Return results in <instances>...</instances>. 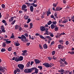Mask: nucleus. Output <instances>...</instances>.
I'll return each instance as SVG.
<instances>
[{
    "label": "nucleus",
    "mask_w": 74,
    "mask_h": 74,
    "mask_svg": "<svg viewBox=\"0 0 74 74\" xmlns=\"http://www.w3.org/2000/svg\"><path fill=\"white\" fill-rule=\"evenodd\" d=\"M23 57L22 56H20L18 58H16L15 59V61H17V62H19V61H22L23 60Z\"/></svg>",
    "instance_id": "nucleus-1"
},
{
    "label": "nucleus",
    "mask_w": 74,
    "mask_h": 74,
    "mask_svg": "<svg viewBox=\"0 0 74 74\" xmlns=\"http://www.w3.org/2000/svg\"><path fill=\"white\" fill-rule=\"evenodd\" d=\"M27 8V6L26 5L23 4V5L22 7V10H23L24 12H27V9H26Z\"/></svg>",
    "instance_id": "nucleus-2"
},
{
    "label": "nucleus",
    "mask_w": 74,
    "mask_h": 74,
    "mask_svg": "<svg viewBox=\"0 0 74 74\" xmlns=\"http://www.w3.org/2000/svg\"><path fill=\"white\" fill-rule=\"evenodd\" d=\"M5 70H7V69H6V68H5V67H3L0 66V71H1L3 73H4V72Z\"/></svg>",
    "instance_id": "nucleus-3"
},
{
    "label": "nucleus",
    "mask_w": 74,
    "mask_h": 74,
    "mask_svg": "<svg viewBox=\"0 0 74 74\" xmlns=\"http://www.w3.org/2000/svg\"><path fill=\"white\" fill-rule=\"evenodd\" d=\"M18 66L20 69L21 70H23V68H24V65L22 64H18Z\"/></svg>",
    "instance_id": "nucleus-4"
},
{
    "label": "nucleus",
    "mask_w": 74,
    "mask_h": 74,
    "mask_svg": "<svg viewBox=\"0 0 74 74\" xmlns=\"http://www.w3.org/2000/svg\"><path fill=\"white\" fill-rule=\"evenodd\" d=\"M43 65L44 66L46 67H47V68H48L49 67H51V66L49 64V63H45L43 64Z\"/></svg>",
    "instance_id": "nucleus-5"
},
{
    "label": "nucleus",
    "mask_w": 74,
    "mask_h": 74,
    "mask_svg": "<svg viewBox=\"0 0 74 74\" xmlns=\"http://www.w3.org/2000/svg\"><path fill=\"white\" fill-rule=\"evenodd\" d=\"M35 36H39L41 38H42V39H45L44 37L42 35H41L40 34H38V33H36L35 34Z\"/></svg>",
    "instance_id": "nucleus-6"
},
{
    "label": "nucleus",
    "mask_w": 74,
    "mask_h": 74,
    "mask_svg": "<svg viewBox=\"0 0 74 74\" xmlns=\"http://www.w3.org/2000/svg\"><path fill=\"white\" fill-rule=\"evenodd\" d=\"M34 60L35 61V64H39L41 62V60H39L37 59H36Z\"/></svg>",
    "instance_id": "nucleus-7"
},
{
    "label": "nucleus",
    "mask_w": 74,
    "mask_h": 74,
    "mask_svg": "<svg viewBox=\"0 0 74 74\" xmlns=\"http://www.w3.org/2000/svg\"><path fill=\"white\" fill-rule=\"evenodd\" d=\"M62 8H60V7L59 6L57 7L56 8L55 11H61V10H62Z\"/></svg>",
    "instance_id": "nucleus-8"
},
{
    "label": "nucleus",
    "mask_w": 74,
    "mask_h": 74,
    "mask_svg": "<svg viewBox=\"0 0 74 74\" xmlns=\"http://www.w3.org/2000/svg\"><path fill=\"white\" fill-rule=\"evenodd\" d=\"M1 30H2V32H3V33H5V30H4L5 28H4V25H2L1 26Z\"/></svg>",
    "instance_id": "nucleus-9"
},
{
    "label": "nucleus",
    "mask_w": 74,
    "mask_h": 74,
    "mask_svg": "<svg viewBox=\"0 0 74 74\" xmlns=\"http://www.w3.org/2000/svg\"><path fill=\"white\" fill-rule=\"evenodd\" d=\"M40 29L41 31H42V32H44L45 30V28L44 26H40Z\"/></svg>",
    "instance_id": "nucleus-10"
},
{
    "label": "nucleus",
    "mask_w": 74,
    "mask_h": 74,
    "mask_svg": "<svg viewBox=\"0 0 74 74\" xmlns=\"http://www.w3.org/2000/svg\"><path fill=\"white\" fill-rule=\"evenodd\" d=\"M58 49H61L62 50L63 49V48H64V46H62V45H58Z\"/></svg>",
    "instance_id": "nucleus-11"
},
{
    "label": "nucleus",
    "mask_w": 74,
    "mask_h": 74,
    "mask_svg": "<svg viewBox=\"0 0 74 74\" xmlns=\"http://www.w3.org/2000/svg\"><path fill=\"white\" fill-rule=\"evenodd\" d=\"M44 38L45 39H43L44 40H45L46 39H47V38L48 40H52V38H51V37L49 36H46L45 37V38Z\"/></svg>",
    "instance_id": "nucleus-12"
},
{
    "label": "nucleus",
    "mask_w": 74,
    "mask_h": 74,
    "mask_svg": "<svg viewBox=\"0 0 74 74\" xmlns=\"http://www.w3.org/2000/svg\"><path fill=\"white\" fill-rule=\"evenodd\" d=\"M30 11L31 12H33V11H34V8H33V6H31L30 7Z\"/></svg>",
    "instance_id": "nucleus-13"
},
{
    "label": "nucleus",
    "mask_w": 74,
    "mask_h": 74,
    "mask_svg": "<svg viewBox=\"0 0 74 74\" xmlns=\"http://www.w3.org/2000/svg\"><path fill=\"white\" fill-rule=\"evenodd\" d=\"M59 62H60V66L61 67H63V65H64V63H63L62 61L60 60H59Z\"/></svg>",
    "instance_id": "nucleus-14"
},
{
    "label": "nucleus",
    "mask_w": 74,
    "mask_h": 74,
    "mask_svg": "<svg viewBox=\"0 0 74 74\" xmlns=\"http://www.w3.org/2000/svg\"><path fill=\"white\" fill-rule=\"evenodd\" d=\"M14 21V17H12L10 18V19H9V22H11Z\"/></svg>",
    "instance_id": "nucleus-15"
},
{
    "label": "nucleus",
    "mask_w": 74,
    "mask_h": 74,
    "mask_svg": "<svg viewBox=\"0 0 74 74\" xmlns=\"http://www.w3.org/2000/svg\"><path fill=\"white\" fill-rule=\"evenodd\" d=\"M56 26V25H55L54 24H51V28L52 29H54V28H55Z\"/></svg>",
    "instance_id": "nucleus-16"
},
{
    "label": "nucleus",
    "mask_w": 74,
    "mask_h": 74,
    "mask_svg": "<svg viewBox=\"0 0 74 74\" xmlns=\"http://www.w3.org/2000/svg\"><path fill=\"white\" fill-rule=\"evenodd\" d=\"M24 18L25 19L27 20L29 18V16H27V15H25L24 16Z\"/></svg>",
    "instance_id": "nucleus-17"
},
{
    "label": "nucleus",
    "mask_w": 74,
    "mask_h": 74,
    "mask_svg": "<svg viewBox=\"0 0 74 74\" xmlns=\"http://www.w3.org/2000/svg\"><path fill=\"white\" fill-rule=\"evenodd\" d=\"M43 47L44 49H47V48H48V46L46 44H45L44 45H43Z\"/></svg>",
    "instance_id": "nucleus-18"
},
{
    "label": "nucleus",
    "mask_w": 74,
    "mask_h": 74,
    "mask_svg": "<svg viewBox=\"0 0 74 74\" xmlns=\"http://www.w3.org/2000/svg\"><path fill=\"white\" fill-rule=\"evenodd\" d=\"M28 69H25V70L24 71V73H29V71H28Z\"/></svg>",
    "instance_id": "nucleus-19"
},
{
    "label": "nucleus",
    "mask_w": 74,
    "mask_h": 74,
    "mask_svg": "<svg viewBox=\"0 0 74 74\" xmlns=\"http://www.w3.org/2000/svg\"><path fill=\"white\" fill-rule=\"evenodd\" d=\"M67 22H68V20L67 19H65L62 22V23H66Z\"/></svg>",
    "instance_id": "nucleus-20"
},
{
    "label": "nucleus",
    "mask_w": 74,
    "mask_h": 74,
    "mask_svg": "<svg viewBox=\"0 0 74 74\" xmlns=\"http://www.w3.org/2000/svg\"><path fill=\"white\" fill-rule=\"evenodd\" d=\"M21 39H24L25 40H26V38L25 37V36L23 35H21Z\"/></svg>",
    "instance_id": "nucleus-21"
},
{
    "label": "nucleus",
    "mask_w": 74,
    "mask_h": 74,
    "mask_svg": "<svg viewBox=\"0 0 74 74\" xmlns=\"http://www.w3.org/2000/svg\"><path fill=\"white\" fill-rule=\"evenodd\" d=\"M6 46V44H5V42H3L2 44V46L3 47H5Z\"/></svg>",
    "instance_id": "nucleus-22"
},
{
    "label": "nucleus",
    "mask_w": 74,
    "mask_h": 74,
    "mask_svg": "<svg viewBox=\"0 0 74 74\" xmlns=\"http://www.w3.org/2000/svg\"><path fill=\"white\" fill-rule=\"evenodd\" d=\"M30 27H29V29H31L32 28H33V24L31 23L30 24Z\"/></svg>",
    "instance_id": "nucleus-23"
},
{
    "label": "nucleus",
    "mask_w": 74,
    "mask_h": 74,
    "mask_svg": "<svg viewBox=\"0 0 74 74\" xmlns=\"http://www.w3.org/2000/svg\"><path fill=\"white\" fill-rule=\"evenodd\" d=\"M19 27V26L18 25H16L15 27V30H17L18 29Z\"/></svg>",
    "instance_id": "nucleus-24"
},
{
    "label": "nucleus",
    "mask_w": 74,
    "mask_h": 74,
    "mask_svg": "<svg viewBox=\"0 0 74 74\" xmlns=\"http://www.w3.org/2000/svg\"><path fill=\"white\" fill-rule=\"evenodd\" d=\"M68 53H70V54H71V55H74V51H69L68 52Z\"/></svg>",
    "instance_id": "nucleus-25"
},
{
    "label": "nucleus",
    "mask_w": 74,
    "mask_h": 74,
    "mask_svg": "<svg viewBox=\"0 0 74 74\" xmlns=\"http://www.w3.org/2000/svg\"><path fill=\"white\" fill-rule=\"evenodd\" d=\"M32 68L31 69H28V73H31L32 72Z\"/></svg>",
    "instance_id": "nucleus-26"
},
{
    "label": "nucleus",
    "mask_w": 74,
    "mask_h": 74,
    "mask_svg": "<svg viewBox=\"0 0 74 74\" xmlns=\"http://www.w3.org/2000/svg\"><path fill=\"white\" fill-rule=\"evenodd\" d=\"M30 62H28L27 64V67H29L30 66Z\"/></svg>",
    "instance_id": "nucleus-27"
},
{
    "label": "nucleus",
    "mask_w": 74,
    "mask_h": 74,
    "mask_svg": "<svg viewBox=\"0 0 74 74\" xmlns=\"http://www.w3.org/2000/svg\"><path fill=\"white\" fill-rule=\"evenodd\" d=\"M57 15H58V13H57L56 12H55L54 14V16H55V17H56V18H58V17L57 16Z\"/></svg>",
    "instance_id": "nucleus-28"
},
{
    "label": "nucleus",
    "mask_w": 74,
    "mask_h": 74,
    "mask_svg": "<svg viewBox=\"0 0 74 74\" xmlns=\"http://www.w3.org/2000/svg\"><path fill=\"white\" fill-rule=\"evenodd\" d=\"M47 16H49V15H50V14H51V12H47Z\"/></svg>",
    "instance_id": "nucleus-29"
},
{
    "label": "nucleus",
    "mask_w": 74,
    "mask_h": 74,
    "mask_svg": "<svg viewBox=\"0 0 74 74\" xmlns=\"http://www.w3.org/2000/svg\"><path fill=\"white\" fill-rule=\"evenodd\" d=\"M6 51L5 49L2 48L1 50V52H5Z\"/></svg>",
    "instance_id": "nucleus-30"
},
{
    "label": "nucleus",
    "mask_w": 74,
    "mask_h": 74,
    "mask_svg": "<svg viewBox=\"0 0 74 74\" xmlns=\"http://www.w3.org/2000/svg\"><path fill=\"white\" fill-rule=\"evenodd\" d=\"M58 30H59L58 27L56 26V27H55L54 28L55 31H58Z\"/></svg>",
    "instance_id": "nucleus-31"
},
{
    "label": "nucleus",
    "mask_w": 74,
    "mask_h": 74,
    "mask_svg": "<svg viewBox=\"0 0 74 74\" xmlns=\"http://www.w3.org/2000/svg\"><path fill=\"white\" fill-rule=\"evenodd\" d=\"M57 5H58V3H54L53 4V6L55 8L56 6H57Z\"/></svg>",
    "instance_id": "nucleus-32"
},
{
    "label": "nucleus",
    "mask_w": 74,
    "mask_h": 74,
    "mask_svg": "<svg viewBox=\"0 0 74 74\" xmlns=\"http://www.w3.org/2000/svg\"><path fill=\"white\" fill-rule=\"evenodd\" d=\"M35 72L36 74H38V70L36 68V69L35 70Z\"/></svg>",
    "instance_id": "nucleus-33"
},
{
    "label": "nucleus",
    "mask_w": 74,
    "mask_h": 74,
    "mask_svg": "<svg viewBox=\"0 0 74 74\" xmlns=\"http://www.w3.org/2000/svg\"><path fill=\"white\" fill-rule=\"evenodd\" d=\"M52 23V21H49L47 23V25H51V24Z\"/></svg>",
    "instance_id": "nucleus-34"
},
{
    "label": "nucleus",
    "mask_w": 74,
    "mask_h": 74,
    "mask_svg": "<svg viewBox=\"0 0 74 74\" xmlns=\"http://www.w3.org/2000/svg\"><path fill=\"white\" fill-rule=\"evenodd\" d=\"M6 44H10V42H11V41L10 40L6 41L5 42Z\"/></svg>",
    "instance_id": "nucleus-35"
},
{
    "label": "nucleus",
    "mask_w": 74,
    "mask_h": 74,
    "mask_svg": "<svg viewBox=\"0 0 74 74\" xmlns=\"http://www.w3.org/2000/svg\"><path fill=\"white\" fill-rule=\"evenodd\" d=\"M29 40H34V38H31V36L30 35H29Z\"/></svg>",
    "instance_id": "nucleus-36"
},
{
    "label": "nucleus",
    "mask_w": 74,
    "mask_h": 74,
    "mask_svg": "<svg viewBox=\"0 0 74 74\" xmlns=\"http://www.w3.org/2000/svg\"><path fill=\"white\" fill-rule=\"evenodd\" d=\"M16 70L17 71V72H18V73H19L21 72V70H20V69H19L17 68V69Z\"/></svg>",
    "instance_id": "nucleus-37"
},
{
    "label": "nucleus",
    "mask_w": 74,
    "mask_h": 74,
    "mask_svg": "<svg viewBox=\"0 0 74 74\" xmlns=\"http://www.w3.org/2000/svg\"><path fill=\"white\" fill-rule=\"evenodd\" d=\"M47 58L49 60H51L52 59V58L51 57H48Z\"/></svg>",
    "instance_id": "nucleus-38"
},
{
    "label": "nucleus",
    "mask_w": 74,
    "mask_h": 74,
    "mask_svg": "<svg viewBox=\"0 0 74 74\" xmlns=\"http://www.w3.org/2000/svg\"><path fill=\"white\" fill-rule=\"evenodd\" d=\"M8 51H11L12 50V48L11 47H9L8 49Z\"/></svg>",
    "instance_id": "nucleus-39"
},
{
    "label": "nucleus",
    "mask_w": 74,
    "mask_h": 74,
    "mask_svg": "<svg viewBox=\"0 0 74 74\" xmlns=\"http://www.w3.org/2000/svg\"><path fill=\"white\" fill-rule=\"evenodd\" d=\"M53 25H54L55 26H56V24L57 23L56 21H54L52 22Z\"/></svg>",
    "instance_id": "nucleus-40"
},
{
    "label": "nucleus",
    "mask_w": 74,
    "mask_h": 74,
    "mask_svg": "<svg viewBox=\"0 0 74 74\" xmlns=\"http://www.w3.org/2000/svg\"><path fill=\"white\" fill-rule=\"evenodd\" d=\"M51 18H53L55 20H56V19L55 18V17L54 16H53V15H51Z\"/></svg>",
    "instance_id": "nucleus-41"
},
{
    "label": "nucleus",
    "mask_w": 74,
    "mask_h": 74,
    "mask_svg": "<svg viewBox=\"0 0 74 74\" xmlns=\"http://www.w3.org/2000/svg\"><path fill=\"white\" fill-rule=\"evenodd\" d=\"M30 21H31V20H30V18H28L27 20V23H29V22H30Z\"/></svg>",
    "instance_id": "nucleus-42"
},
{
    "label": "nucleus",
    "mask_w": 74,
    "mask_h": 74,
    "mask_svg": "<svg viewBox=\"0 0 74 74\" xmlns=\"http://www.w3.org/2000/svg\"><path fill=\"white\" fill-rule=\"evenodd\" d=\"M21 40H22V41H23V42H27V41H28L27 40H26H26H25L23 39H21Z\"/></svg>",
    "instance_id": "nucleus-43"
},
{
    "label": "nucleus",
    "mask_w": 74,
    "mask_h": 74,
    "mask_svg": "<svg viewBox=\"0 0 74 74\" xmlns=\"http://www.w3.org/2000/svg\"><path fill=\"white\" fill-rule=\"evenodd\" d=\"M38 68H39L40 70L42 69V66H38Z\"/></svg>",
    "instance_id": "nucleus-44"
},
{
    "label": "nucleus",
    "mask_w": 74,
    "mask_h": 74,
    "mask_svg": "<svg viewBox=\"0 0 74 74\" xmlns=\"http://www.w3.org/2000/svg\"><path fill=\"white\" fill-rule=\"evenodd\" d=\"M37 69L36 67H33L31 68V69L32 70V71H33V70H35Z\"/></svg>",
    "instance_id": "nucleus-45"
},
{
    "label": "nucleus",
    "mask_w": 74,
    "mask_h": 74,
    "mask_svg": "<svg viewBox=\"0 0 74 74\" xmlns=\"http://www.w3.org/2000/svg\"><path fill=\"white\" fill-rule=\"evenodd\" d=\"M56 52V51H53L52 52V55H55V52Z\"/></svg>",
    "instance_id": "nucleus-46"
},
{
    "label": "nucleus",
    "mask_w": 74,
    "mask_h": 74,
    "mask_svg": "<svg viewBox=\"0 0 74 74\" xmlns=\"http://www.w3.org/2000/svg\"><path fill=\"white\" fill-rule=\"evenodd\" d=\"M19 31H20V32H21L22 30V27H19Z\"/></svg>",
    "instance_id": "nucleus-47"
},
{
    "label": "nucleus",
    "mask_w": 74,
    "mask_h": 74,
    "mask_svg": "<svg viewBox=\"0 0 74 74\" xmlns=\"http://www.w3.org/2000/svg\"><path fill=\"white\" fill-rule=\"evenodd\" d=\"M15 44H16V47H18V46H19V45H20V44L17 43V42H16L15 43Z\"/></svg>",
    "instance_id": "nucleus-48"
},
{
    "label": "nucleus",
    "mask_w": 74,
    "mask_h": 74,
    "mask_svg": "<svg viewBox=\"0 0 74 74\" xmlns=\"http://www.w3.org/2000/svg\"><path fill=\"white\" fill-rule=\"evenodd\" d=\"M5 5L4 4H2L1 5V7L2 8H5Z\"/></svg>",
    "instance_id": "nucleus-49"
},
{
    "label": "nucleus",
    "mask_w": 74,
    "mask_h": 74,
    "mask_svg": "<svg viewBox=\"0 0 74 74\" xmlns=\"http://www.w3.org/2000/svg\"><path fill=\"white\" fill-rule=\"evenodd\" d=\"M60 59L61 61H62L63 62H64L65 61V59L63 58V59H62L60 58Z\"/></svg>",
    "instance_id": "nucleus-50"
},
{
    "label": "nucleus",
    "mask_w": 74,
    "mask_h": 74,
    "mask_svg": "<svg viewBox=\"0 0 74 74\" xmlns=\"http://www.w3.org/2000/svg\"><path fill=\"white\" fill-rule=\"evenodd\" d=\"M24 27L25 28H27L29 27V26H28V25L26 24L25 25H24Z\"/></svg>",
    "instance_id": "nucleus-51"
},
{
    "label": "nucleus",
    "mask_w": 74,
    "mask_h": 74,
    "mask_svg": "<svg viewBox=\"0 0 74 74\" xmlns=\"http://www.w3.org/2000/svg\"><path fill=\"white\" fill-rule=\"evenodd\" d=\"M15 21H16V20H14V21H13V22H12L11 23V25H14V23H15Z\"/></svg>",
    "instance_id": "nucleus-52"
},
{
    "label": "nucleus",
    "mask_w": 74,
    "mask_h": 74,
    "mask_svg": "<svg viewBox=\"0 0 74 74\" xmlns=\"http://www.w3.org/2000/svg\"><path fill=\"white\" fill-rule=\"evenodd\" d=\"M53 59H54V60H56V59H57V58L56 57H55V56H53V58H52Z\"/></svg>",
    "instance_id": "nucleus-53"
},
{
    "label": "nucleus",
    "mask_w": 74,
    "mask_h": 74,
    "mask_svg": "<svg viewBox=\"0 0 74 74\" xmlns=\"http://www.w3.org/2000/svg\"><path fill=\"white\" fill-rule=\"evenodd\" d=\"M55 44V42L54 41H52L51 43V45H53Z\"/></svg>",
    "instance_id": "nucleus-54"
},
{
    "label": "nucleus",
    "mask_w": 74,
    "mask_h": 74,
    "mask_svg": "<svg viewBox=\"0 0 74 74\" xmlns=\"http://www.w3.org/2000/svg\"><path fill=\"white\" fill-rule=\"evenodd\" d=\"M66 44L67 45H68L69 44V41H66Z\"/></svg>",
    "instance_id": "nucleus-55"
},
{
    "label": "nucleus",
    "mask_w": 74,
    "mask_h": 74,
    "mask_svg": "<svg viewBox=\"0 0 74 74\" xmlns=\"http://www.w3.org/2000/svg\"><path fill=\"white\" fill-rule=\"evenodd\" d=\"M50 65L51 66V67H50V68H51V67H52V66H54V64H52V63H50Z\"/></svg>",
    "instance_id": "nucleus-56"
},
{
    "label": "nucleus",
    "mask_w": 74,
    "mask_h": 74,
    "mask_svg": "<svg viewBox=\"0 0 74 74\" xmlns=\"http://www.w3.org/2000/svg\"><path fill=\"white\" fill-rule=\"evenodd\" d=\"M30 44V42H27L26 43L27 46H29Z\"/></svg>",
    "instance_id": "nucleus-57"
},
{
    "label": "nucleus",
    "mask_w": 74,
    "mask_h": 74,
    "mask_svg": "<svg viewBox=\"0 0 74 74\" xmlns=\"http://www.w3.org/2000/svg\"><path fill=\"white\" fill-rule=\"evenodd\" d=\"M50 36H51V37H53V36H54L53 34H52V33L51 34H50Z\"/></svg>",
    "instance_id": "nucleus-58"
},
{
    "label": "nucleus",
    "mask_w": 74,
    "mask_h": 74,
    "mask_svg": "<svg viewBox=\"0 0 74 74\" xmlns=\"http://www.w3.org/2000/svg\"><path fill=\"white\" fill-rule=\"evenodd\" d=\"M15 37V36L14 35H12L10 37V38H14Z\"/></svg>",
    "instance_id": "nucleus-59"
},
{
    "label": "nucleus",
    "mask_w": 74,
    "mask_h": 74,
    "mask_svg": "<svg viewBox=\"0 0 74 74\" xmlns=\"http://www.w3.org/2000/svg\"><path fill=\"white\" fill-rule=\"evenodd\" d=\"M5 22H6V21L4 20H3L2 21V22L3 23H5Z\"/></svg>",
    "instance_id": "nucleus-60"
},
{
    "label": "nucleus",
    "mask_w": 74,
    "mask_h": 74,
    "mask_svg": "<svg viewBox=\"0 0 74 74\" xmlns=\"http://www.w3.org/2000/svg\"><path fill=\"white\" fill-rule=\"evenodd\" d=\"M45 32H46V33L47 35H49L48 33H49V32H48V31H46Z\"/></svg>",
    "instance_id": "nucleus-61"
},
{
    "label": "nucleus",
    "mask_w": 74,
    "mask_h": 74,
    "mask_svg": "<svg viewBox=\"0 0 74 74\" xmlns=\"http://www.w3.org/2000/svg\"><path fill=\"white\" fill-rule=\"evenodd\" d=\"M19 12L20 14H22V13H23V12L22 10H20L19 11Z\"/></svg>",
    "instance_id": "nucleus-62"
},
{
    "label": "nucleus",
    "mask_w": 74,
    "mask_h": 74,
    "mask_svg": "<svg viewBox=\"0 0 74 74\" xmlns=\"http://www.w3.org/2000/svg\"><path fill=\"white\" fill-rule=\"evenodd\" d=\"M58 41L59 42H63V40H58Z\"/></svg>",
    "instance_id": "nucleus-63"
},
{
    "label": "nucleus",
    "mask_w": 74,
    "mask_h": 74,
    "mask_svg": "<svg viewBox=\"0 0 74 74\" xmlns=\"http://www.w3.org/2000/svg\"><path fill=\"white\" fill-rule=\"evenodd\" d=\"M45 27H48V25L47 24H46L44 26Z\"/></svg>",
    "instance_id": "nucleus-64"
}]
</instances>
